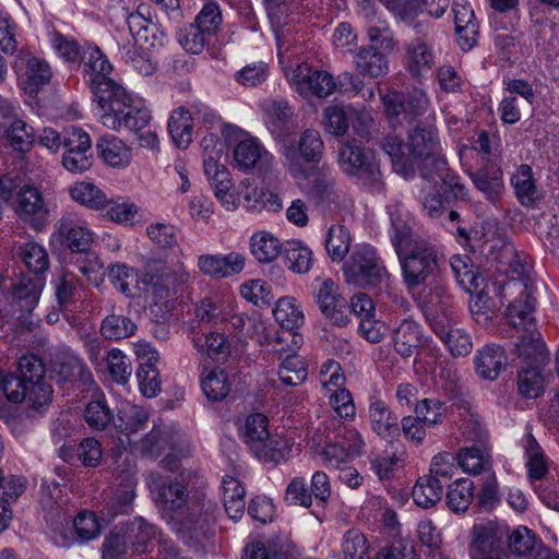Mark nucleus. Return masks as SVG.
I'll return each mask as SVG.
<instances>
[{"instance_id": "nucleus-1", "label": "nucleus", "mask_w": 559, "mask_h": 559, "mask_svg": "<svg viewBox=\"0 0 559 559\" xmlns=\"http://www.w3.org/2000/svg\"><path fill=\"white\" fill-rule=\"evenodd\" d=\"M382 148L389 155L394 170L403 175H407L415 163L431 159L440 173L439 178L442 182L440 188L447 194L445 199L464 197V186L448 171L445 159L439 156L441 146L435 128L417 127L413 129L406 143L396 136H386L382 142Z\"/></svg>"}, {"instance_id": "nucleus-2", "label": "nucleus", "mask_w": 559, "mask_h": 559, "mask_svg": "<svg viewBox=\"0 0 559 559\" xmlns=\"http://www.w3.org/2000/svg\"><path fill=\"white\" fill-rule=\"evenodd\" d=\"M219 514L217 502L204 492L191 496L188 504L170 516L174 530L181 538L191 543L207 539Z\"/></svg>"}, {"instance_id": "nucleus-3", "label": "nucleus", "mask_w": 559, "mask_h": 559, "mask_svg": "<svg viewBox=\"0 0 559 559\" xmlns=\"http://www.w3.org/2000/svg\"><path fill=\"white\" fill-rule=\"evenodd\" d=\"M403 281L408 289L417 288L445 263V257L426 239L416 240L396 251Z\"/></svg>"}, {"instance_id": "nucleus-4", "label": "nucleus", "mask_w": 559, "mask_h": 559, "mask_svg": "<svg viewBox=\"0 0 559 559\" xmlns=\"http://www.w3.org/2000/svg\"><path fill=\"white\" fill-rule=\"evenodd\" d=\"M348 283L388 292L391 286V274L383 260L371 246L358 247L343 266Z\"/></svg>"}, {"instance_id": "nucleus-5", "label": "nucleus", "mask_w": 559, "mask_h": 559, "mask_svg": "<svg viewBox=\"0 0 559 559\" xmlns=\"http://www.w3.org/2000/svg\"><path fill=\"white\" fill-rule=\"evenodd\" d=\"M323 151L324 143L316 129L304 130L298 140L284 139L280 147L284 167L289 174L297 175L310 166H318Z\"/></svg>"}, {"instance_id": "nucleus-6", "label": "nucleus", "mask_w": 559, "mask_h": 559, "mask_svg": "<svg viewBox=\"0 0 559 559\" xmlns=\"http://www.w3.org/2000/svg\"><path fill=\"white\" fill-rule=\"evenodd\" d=\"M190 281V273L181 261L159 262L147 265L142 276V284L150 290L156 301H164L176 296Z\"/></svg>"}, {"instance_id": "nucleus-7", "label": "nucleus", "mask_w": 559, "mask_h": 559, "mask_svg": "<svg viewBox=\"0 0 559 559\" xmlns=\"http://www.w3.org/2000/svg\"><path fill=\"white\" fill-rule=\"evenodd\" d=\"M338 165L347 176L355 177L374 192L383 190L379 165L355 141H346L338 148Z\"/></svg>"}, {"instance_id": "nucleus-8", "label": "nucleus", "mask_w": 559, "mask_h": 559, "mask_svg": "<svg viewBox=\"0 0 559 559\" xmlns=\"http://www.w3.org/2000/svg\"><path fill=\"white\" fill-rule=\"evenodd\" d=\"M0 392L12 403L25 402L32 408L39 409L51 402L52 389L47 382L28 383L16 373L0 371Z\"/></svg>"}, {"instance_id": "nucleus-9", "label": "nucleus", "mask_w": 559, "mask_h": 559, "mask_svg": "<svg viewBox=\"0 0 559 559\" xmlns=\"http://www.w3.org/2000/svg\"><path fill=\"white\" fill-rule=\"evenodd\" d=\"M192 476V472H181L173 479L160 477L152 480L150 487L155 495V501L169 520L188 504L191 498L188 487Z\"/></svg>"}, {"instance_id": "nucleus-10", "label": "nucleus", "mask_w": 559, "mask_h": 559, "mask_svg": "<svg viewBox=\"0 0 559 559\" xmlns=\"http://www.w3.org/2000/svg\"><path fill=\"white\" fill-rule=\"evenodd\" d=\"M94 239L87 223L73 212H67L56 222L51 243H59L72 252H86Z\"/></svg>"}, {"instance_id": "nucleus-11", "label": "nucleus", "mask_w": 559, "mask_h": 559, "mask_svg": "<svg viewBox=\"0 0 559 559\" xmlns=\"http://www.w3.org/2000/svg\"><path fill=\"white\" fill-rule=\"evenodd\" d=\"M287 79L301 95H313L319 98L328 97L336 91L337 82L331 73L324 70L312 69L308 63H299Z\"/></svg>"}, {"instance_id": "nucleus-12", "label": "nucleus", "mask_w": 559, "mask_h": 559, "mask_svg": "<svg viewBox=\"0 0 559 559\" xmlns=\"http://www.w3.org/2000/svg\"><path fill=\"white\" fill-rule=\"evenodd\" d=\"M313 295L322 314L331 323L340 326L347 324L350 316L348 304L331 278L316 280Z\"/></svg>"}, {"instance_id": "nucleus-13", "label": "nucleus", "mask_w": 559, "mask_h": 559, "mask_svg": "<svg viewBox=\"0 0 559 559\" xmlns=\"http://www.w3.org/2000/svg\"><path fill=\"white\" fill-rule=\"evenodd\" d=\"M473 425L475 426L473 431L467 430L468 427H466L463 433L477 444L462 449L457 454V463L465 473L478 475L491 469V456L486 447L488 432L477 424Z\"/></svg>"}, {"instance_id": "nucleus-14", "label": "nucleus", "mask_w": 559, "mask_h": 559, "mask_svg": "<svg viewBox=\"0 0 559 559\" xmlns=\"http://www.w3.org/2000/svg\"><path fill=\"white\" fill-rule=\"evenodd\" d=\"M13 210L23 222L35 228L43 227L49 215V209L41 191L26 183L16 190Z\"/></svg>"}, {"instance_id": "nucleus-15", "label": "nucleus", "mask_w": 559, "mask_h": 559, "mask_svg": "<svg viewBox=\"0 0 559 559\" xmlns=\"http://www.w3.org/2000/svg\"><path fill=\"white\" fill-rule=\"evenodd\" d=\"M300 190L314 201L316 204L331 202L334 194V180L330 170L323 165L310 166L301 174H289Z\"/></svg>"}, {"instance_id": "nucleus-16", "label": "nucleus", "mask_w": 559, "mask_h": 559, "mask_svg": "<svg viewBox=\"0 0 559 559\" xmlns=\"http://www.w3.org/2000/svg\"><path fill=\"white\" fill-rule=\"evenodd\" d=\"M424 314L435 332H442L455 321L453 298L442 286L430 289L423 304Z\"/></svg>"}, {"instance_id": "nucleus-17", "label": "nucleus", "mask_w": 559, "mask_h": 559, "mask_svg": "<svg viewBox=\"0 0 559 559\" xmlns=\"http://www.w3.org/2000/svg\"><path fill=\"white\" fill-rule=\"evenodd\" d=\"M94 102L97 103V110L99 120L105 126L107 118L121 114V109L131 102V95L112 79H107L103 82H96L91 87Z\"/></svg>"}, {"instance_id": "nucleus-18", "label": "nucleus", "mask_w": 559, "mask_h": 559, "mask_svg": "<svg viewBox=\"0 0 559 559\" xmlns=\"http://www.w3.org/2000/svg\"><path fill=\"white\" fill-rule=\"evenodd\" d=\"M135 353L140 360L136 370L139 390L146 397H155L162 390L160 374L156 368L158 353L146 343L138 344Z\"/></svg>"}, {"instance_id": "nucleus-19", "label": "nucleus", "mask_w": 559, "mask_h": 559, "mask_svg": "<svg viewBox=\"0 0 559 559\" xmlns=\"http://www.w3.org/2000/svg\"><path fill=\"white\" fill-rule=\"evenodd\" d=\"M385 112L390 119L399 118L401 115L415 119L423 116L429 107V98L423 90L415 88L403 96L400 93H390L382 97Z\"/></svg>"}, {"instance_id": "nucleus-20", "label": "nucleus", "mask_w": 559, "mask_h": 559, "mask_svg": "<svg viewBox=\"0 0 559 559\" xmlns=\"http://www.w3.org/2000/svg\"><path fill=\"white\" fill-rule=\"evenodd\" d=\"M368 418L370 427L379 437L394 440L400 437V419L378 392L368 397Z\"/></svg>"}, {"instance_id": "nucleus-21", "label": "nucleus", "mask_w": 559, "mask_h": 559, "mask_svg": "<svg viewBox=\"0 0 559 559\" xmlns=\"http://www.w3.org/2000/svg\"><path fill=\"white\" fill-rule=\"evenodd\" d=\"M246 264L242 253L233 251L227 254H201L198 257L199 271L212 278H227L239 274Z\"/></svg>"}, {"instance_id": "nucleus-22", "label": "nucleus", "mask_w": 559, "mask_h": 559, "mask_svg": "<svg viewBox=\"0 0 559 559\" xmlns=\"http://www.w3.org/2000/svg\"><path fill=\"white\" fill-rule=\"evenodd\" d=\"M508 532L492 523L475 525L469 546L472 558L508 554L504 549Z\"/></svg>"}, {"instance_id": "nucleus-23", "label": "nucleus", "mask_w": 559, "mask_h": 559, "mask_svg": "<svg viewBox=\"0 0 559 559\" xmlns=\"http://www.w3.org/2000/svg\"><path fill=\"white\" fill-rule=\"evenodd\" d=\"M433 46L421 38H415L405 46L404 67L412 78L420 81L436 64Z\"/></svg>"}, {"instance_id": "nucleus-24", "label": "nucleus", "mask_w": 559, "mask_h": 559, "mask_svg": "<svg viewBox=\"0 0 559 559\" xmlns=\"http://www.w3.org/2000/svg\"><path fill=\"white\" fill-rule=\"evenodd\" d=\"M147 5H140L136 12L128 15L127 24L131 36L133 37L134 45L142 49H150L155 46H162L164 34L157 35V27L147 17Z\"/></svg>"}, {"instance_id": "nucleus-25", "label": "nucleus", "mask_w": 559, "mask_h": 559, "mask_svg": "<svg viewBox=\"0 0 559 559\" xmlns=\"http://www.w3.org/2000/svg\"><path fill=\"white\" fill-rule=\"evenodd\" d=\"M50 377L57 382H93V376L81 358L73 353H63L56 356L50 364Z\"/></svg>"}, {"instance_id": "nucleus-26", "label": "nucleus", "mask_w": 559, "mask_h": 559, "mask_svg": "<svg viewBox=\"0 0 559 559\" xmlns=\"http://www.w3.org/2000/svg\"><path fill=\"white\" fill-rule=\"evenodd\" d=\"M19 63L25 66L26 81L24 90L28 95H36L45 85L49 84L52 71L45 60L28 52L20 51L15 64Z\"/></svg>"}, {"instance_id": "nucleus-27", "label": "nucleus", "mask_w": 559, "mask_h": 559, "mask_svg": "<svg viewBox=\"0 0 559 559\" xmlns=\"http://www.w3.org/2000/svg\"><path fill=\"white\" fill-rule=\"evenodd\" d=\"M182 435L166 426H155L136 444L135 450L143 456L157 459L166 450H175V442Z\"/></svg>"}, {"instance_id": "nucleus-28", "label": "nucleus", "mask_w": 559, "mask_h": 559, "mask_svg": "<svg viewBox=\"0 0 559 559\" xmlns=\"http://www.w3.org/2000/svg\"><path fill=\"white\" fill-rule=\"evenodd\" d=\"M474 362L478 377L492 381L506 369L508 357L501 346L487 344L477 352Z\"/></svg>"}, {"instance_id": "nucleus-29", "label": "nucleus", "mask_w": 559, "mask_h": 559, "mask_svg": "<svg viewBox=\"0 0 559 559\" xmlns=\"http://www.w3.org/2000/svg\"><path fill=\"white\" fill-rule=\"evenodd\" d=\"M354 64L357 72L370 79L382 78L389 72V61L377 46L360 47L355 57Z\"/></svg>"}, {"instance_id": "nucleus-30", "label": "nucleus", "mask_w": 559, "mask_h": 559, "mask_svg": "<svg viewBox=\"0 0 559 559\" xmlns=\"http://www.w3.org/2000/svg\"><path fill=\"white\" fill-rule=\"evenodd\" d=\"M107 119L105 122L106 128L114 131L124 129L138 134L150 123L151 114L147 108L138 107L131 100L126 105V108L121 109V114L110 116Z\"/></svg>"}, {"instance_id": "nucleus-31", "label": "nucleus", "mask_w": 559, "mask_h": 559, "mask_svg": "<svg viewBox=\"0 0 559 559\" xmlns=\"http://www.w3.org/2000/svg\"><path fill=\"white\" fill-rule=\"evenodd\" d=\"M81 60L83 63V74L90 87L94 86L96 82L109 79L112 72V64L98 47L92 45L84 47Z\"/></svg>"}, {"instance_id": "nucleus-32", "label": "nucleus", "mask_w": 559, "mask_h": 559, "mask_svg": "<svg viewBox=\"0 0 559 559\" xmlns=\"http://www.w3.org/2000/svg\"><path fill=\"white\" fill-rule=\"evenodd\" d=\"M389 215L391 222L390 238L395 252L421 239L413 233L412 218L400 206L389 207Z\"/></svg>"}, {"instance_id": "nucleus-33", "label": "nucleus", "mask_w": 559, "mask_h": 559, "mask_svg": "<svg viewBox=\"0 0 559 559\" xmlns=\"http://www.w3.org/2000/svg\"><path fill=\"white\" fill-rule=\"evenodd\" d=\"M395 350L404 358L411 357L423 344V332L418 323L403 320L393 331Z\"/></svg>"}, {"instance_id": "nucleus-34", "label": "nucleus", "mask_w": 559, "mask_h": 559, "mask_svg": "<svg viewBox=\"0 0 559 559\" xmlns=\"http://www.w3.org/2000/svg\"><path fill=\"white\" fill-rule=\"evenodd\" d=\"M250 253L259 263H271L283 252L281 240L271 231L258 230L249 240Z\"/></svg>"}, {"instance_id": "nucleus-35", "label": "nucleus", "mask_w": 559, "mask_h": 559, "mask_svg": "<svg viewBox=\"0 0 559 559\" xmlns=\"http://www.w3.org/2000/svg\"><path fill=\"white\" fill-rule=\"evenodd\" d=\"M96 148L98 156L112 167H126L131 160V151L122 140L115 135L102 136Z\"/></svg>"}, {"instance_id": "nucleus-36", "label": "nucleus", "mask_w": 559, "mask_h": 559, "mask_svg": "<svg viewBox=\"0 0 559 559\" xmlns=\"http://www.w3.org/2000/svg\"><path fill=\"white\" fill-rule=\"evenodd\" d=\"M370 549L366 535L358 528L347 530L341 540V552L332 551L328 559H364Z\"/></svg>"}, {"instance_id": "nucleus-37", "label": "nucleus", "mask_w": 559, "mask_h": 559, "mask_svg": "<svg viewBox=\"0 0 559 559\" xmlns=\"http://www.w3.org/2000/svg\"><path fill=\"white\" fill-rule=\"evenodd\" d=\"M223 503L225 511L231 520H239L246 507V490L240 481L229 475L222 479Z\"/></svg>"}, {"instance_id": "nucleus-38", "label": "nucleus", "mask_w": 559, "mask_h": 559, "mask_svg": "<svg viewBox=\"0 0 559 559\" xmlns=\"http://www.w3.org/2000/svg\"><path fill=\"white\" fill-rule=\"evenodd\" d=\"M300 556L299 548L290 543L282 544L280 549L266 547L260 540H253L243 548L242 559H296Z\"/></svg>"}, {"instance_id": "nucleus-39", "label": "nucleus", "mask_w": 559, "mask_h": 559, "mask_svg": "<svg viewBox=\"0 0 559 559\" xmlns=\"http://www.w3.org/2000/svg\"><path fill=\"white\" fill-rule=\"evenodd\" d=\"M471 178L475 187L481 191L488 200H495L503 188L502 171L493 163L487 164L471 174Z\"/></svg>"}, {"instance_id": "nucleus-40", "label": "nucleus", "mask_w": 559, "mask_h": 559, "mask_svg": "<svg viewBox=\"0 0 559 559\" xmlns=\"http://www.w3.org/2000/svg\"><path fill=\"white\" fill-rule=\"evenodd\" d=\"M270 436L269 420L261 413L249 415L240 430V438L251 452H254Z\"/></svg>"}, {"instance_id": "nucleus-41", "label": "nucleus", "mask_w": 559, "mask_h": 559, "mask_svg": "<svg viewBox=\"0 0 559 559\" xmlns=\"http://www.w3.org/2000/svg\"><path fill=\"white\" fill-rule=\"evenodd\" d=\"M526 332L519 337L515 345L519 357L534 365L545 364L549 358V353L540 340L539 333L532 330Z\"/></svg>"}, {"instance_id": "nucleus-42", "label": "nucleus", "mask_w": 559, "mask_h": 559, "mask_svg": "<svg viewBox=\"0 0 559 559\" xmlns=\"http://www.w3.org/2000/svg\"><path fill=\"white\" fill-rule=\"evenodd\" d=\"M192 119L190 110L179 107L173 111L168 120L169 134L179 148L188 147L192 141Z\"/></svg>"}, {"instance_id": "nucleus-43", "label": "nucleus", "mask_w": 559, "mask_h": 559, "mask_svg": "<svg viewBox=\"0 0 559 559\" xmlns=\"http://www.w3.org/2000/svg\"><path fill=\"white\" fill-rule=\"evenodd\" d=\"M283 252L286 267L297 274L307 273L313 264L312 251L299 240L288 241Z\"/></svg>"}, {"instance_id": "nucleus-44", "label": "nucleus", "mask_w": 559, "mask_h": 559, "mask_svg": "<svg viewBox=\"0 0 559 559\" xmlns=\"http://www.w3.org/2000/svg\"><path fill=\"white\" fill-rule=\"evenodd\" d=\"M511 183L520 203L532 206L538 199V190L533 178V170L527 165H521L511 178Z\"/></svg>"}, {"instance_id": "nucleus-45", "label": "nucleus", "mask_w": 559, "mask_h": 559, "mask_svg": "<svg viewBox=\"0 0 559 559\" xmlns=\"http://www.w3.org/2000/svg\"><path fill=\"white\" fill-rule=\"evenodd\" d=\"M69 193L75 202L93 210H102L109 204L106 194L92 182H76L69 188Z\"/></svg>"}, {"instance_id": "nucleus-46", "label": "nucleus", "mask_w": 559, "mask_h": 559, "mask_svg": "<svg viewBox=\"0 0 559 559\" xmlns=\"http://www.w3.org/2000/svg\"><path fill=\"white\" fill-rule=\"evenodd\" d=\"M0 132L7 135L11 146L16 151H27L35 141L33 127L21 119L3 122Z\"/></svg>"}, {"instance_id": "nucleus-47", "label": "nucleus", "mask_w": 559, "mask_h": 559, "mask_svg": "<svg viewBox=\"0 0 559 559\" xmlns=\"http://www.w3.org/2000/svg\"><path fill=\"white\" fill-rule=\"evenodd\" d=\"M535 311V299L524 290L519 300H515L507 308V317L514 328H523L525 331L531 330L533 324V312Z\"/></svg>"}, {"instance_id": "nucleus-48", "label": "nucleus", "mask_w": 559, "mask_h": 559, "mask_svg": "<svg viewBox=\"0 0 559 559\" xmlns=\"http://www.w3.org/2000/svg\"><path fill=\"white\" fill-rule=\"evenodd\" d=\"M273 314L276 322L288 331L298 329L305 320L300 307L293 297H282L277 300Z\"/></svg>"}, {"instance_id": "nucleus-49", "label": "nucleus", "mask_w": 559, "mask_h": 559, "mask_svg": "<svg viewBox=\"0 0 559 559\" xmlns=\"http://www.w3.org/2000/svg\"><path fill=\"white\" fill-rule=\"evenodd\" d=\"M474 483L467 478H460L449 485L447 504L455 513L465 512L474 499Z\"/></svg>"}, {"instance_id": "nucleus-50", "label": "nucleus", "mask_w": 559, "mask_h": 559, "mask_svg": "<svg viewBox=\"0 0 559 559\" xmlns=\"http://www.w3.org/2000/svg\"><path fill=\"white\" fill-rule=\"evenodd\" d=\"M199 352L205 353L214 360H224L230 354V344L223 333L210 332L193 338Z\"/></svg>"}, {"instance_id": "nucleus-51", "label": "nucleus", "mask_w": 559, "mask_h": 559, "mask_svg": "<svg viewBox=\"0 0 559 559\" xmlns=\"http://www.w3.org/2000/svg\"><path fill=\"white\" fill-rule=\"evenodd\" d=\"M524 449L526 454V467L528 477L532 480H540L548 473L547 459L543 453L542 448L532 435L524 438Z\"/></svg>"}, {"instance_id": "nucleus-52", "label": "nucleus", "mask_w": 559, "mask_h": 559, "mask_svg": "<svg viewBox=\"0 0 559 559\" xmlns=\"http://www.w3.org/2000/svg\"><path fill=\"white\" fill-rule=\"evenodd\" d=\"M241 186L245 187V191L240 193L243 194L248 206L254 210H267L273 212H277L282 209V201L275 192L264 188H253L247 181H242Z\"/></svg>"}, {"instance_id": "nucleus-53", "label": "nucleus", "mask_w": 559, "mask_h": 559, "mask_svg": "<svg viewBox=\"0 0 559 559\" xmlns=\"http://www.w3.org/2000/svg\"><path fill=\"white\" fill-rule=\"evenodd\" d=\"M11 294L21 311L32 312L38 304L40 289L37 282L23 277L13 284Z\"/></svg>"}, {"instance_id": "nucleus-54", "label": "nucleus", "mask_w": 559, "mask_h": 559, "mask_svg": "<svg viewBox=\"0 0 559 559\" xmlns=\"http://www.w3.org/2000/svg\"><path fill=\"white\" fill-rule=\"evenodd\" d=\"M352 237L343 225H332L326 234L325 248L333 261L341 262L349 252Z\"/></svg>"}, {"instance_id": "nucleus-55", "label": "nucleus", "mask_w": 559, "mask_h": 559, "mask_svg": "<svg viewBox=\"0 0 559 559\" xmlns=\"http://www.w3.org/2000/svg\"><path fill=\"white\" fill-rule=\"evenodd\" d=\"M156 535L157 528L144 519L139 518L130 524L128 538L134 552L144 554L152 548Z\"/></svg>"}, {"instance_id": "nucleus-56", "label": "nucleus", "mask_w": 559, "mask_h": 559, "mask_svg": "<svg viewBox=\"0 0 559 559\" xmlns=\"http://www.w3.org/2000/svg\"><path fill=\"white\" fill-rule=\"evenodd\" d=\"M443 488L438 480L423 476L413 488L414 502L425 509L431 508L441 500Z\"/></svg>"}, {"instance_id": "nucleus-57", "label": "nucleus", "mask_w": 559, "mask_h": 559, "mask_svg": "<svg viewBox=\"0 0 559 559\" xmlns=\"http://www.w3.org/2000/svg\"><path fill=\"white\" fill-rule=\"evenodd\" d=\"M138 326L129 318L122 314L107 316L100 325V333L106 340H122L132 336Z\"/></svg>"}, {"instance_id": "nucleus-58", "label": "nucleus", "mask_w": 559, "mask_h": 559, "mask_svg": "<svg viewBox=\"0 0 559 559\" xmlns=\"http://www.w3.org/2000/svg\"><path fill=\"white\" fill-rule=\"evenodd\" d=\"M292 449L288 441L277 435L270 436L253 453L262 462L280 463L286 461Z\"/></svg>"}, {"instance_id": "nucleus-59", "label": "nucleus", "mask_w": 559, "mask_h": 559, "mask_svg": "<svg viewBox=\"0 0 559 559\" xmlns=\"http://www.w3.org/2000/svg\"><path fill=\"white\" fill-rule=\"evenodd\" d=\"M201 388L209 400L221 401L228 395L230 383L223 369L213 368L202 379Z\"/></svg>"}, {"instance_id": "nucleus-60", "label": "nucleus", "mask_w": 559, "mask_h": 559, "mask_svg": "<svg viewBox=\"0 0 559 559\" xmlns=\"http://www.w3.org/2000/svg\"><path fill=\"white\" fill-rule=\"evenodd\" d=\"M454 357L467 356L473 348L469 334L462 329L445 328L442 332H435Z\"/></svg>"}, {"instance_id": "nucleus-61", "label": "nucleus", "mask_w": 559, "mask_h": 559, "mask_svg": "<svg viewBox=\"0 0 559 559\" xmlns=\"http://www.w3.org/2000/svg\"><path fill=\"white\" fill-rule=\"evenodd\" d=\"M20 28L11 14L0 9V51L14 55L19 50Z\"/></svg>"}, {"instance_id": "nucleus-62", "label": "nucleus", "mask_w": 559, "mask_h": 559, "mask_svg": "<svg viewBox=\"0 0 559 559\" xmlns=\"http://www.w3.org/2000/svg\"><path fill=\"white\" fill-rule=\"evenodd\" d=\"M19 254L27 269L34 274H41L49 269V255L44 246L27 242L20 247Z\"/></svg>"}, {"instance_id": "nucleus-63", "label": "nucleus", "mask_w": 559, "mask_h": 559, "mask_svg": "<svg viewBox=\"0 0 559 559\" xmlns=\"http://www.w3.org/2000/svg\"><path fill=\"white\" fill-rule=\"evenodd\" d=\"M264 156H267V152L255 139L240 141L234 150V159L242 169L253 167Z\"/></svg>"}, {"instance_id": "nucleus-64", "label": "nucleus", "mask_w": 559, "mask_h": 559, "mask_svg": "<svg viewBox=\"0 0 559 559\" xmlns=\"http://www.w3.org/2000/svg\"><path fill=\"white\" fill-rule=\"evenodd\" d=\"M147 413L140 406L126 405L118 415V423H114L115 427L120 431L130 436L144 427L147 421Z\"/></svg>"}]
</instances>
